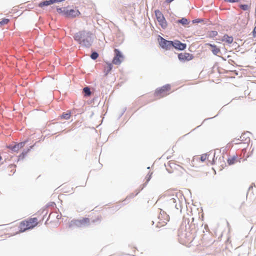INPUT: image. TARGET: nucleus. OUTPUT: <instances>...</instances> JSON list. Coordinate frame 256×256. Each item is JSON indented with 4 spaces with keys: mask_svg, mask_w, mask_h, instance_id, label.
I'll use <instances>...</instances> for the list:
<instances>
[{
    "mask_svg": "<svg viewBox=\"0 0 256 256\" xmlns=\"http://www.w3.org/2000/svg\"><path fill=\"white\" fill-rule=\"evenodd\" d=\"M253 34H254V36H256V26L254 27V29Z\"/></svg>",
    "mask_w": 256,
    "mask_h": 256,
    "instance_id": "obj_30",
    "label": "nucleus"
},
{
    "mask_svg": "<svg viewBox=\"0 0 256 256\" xmlns=\"http://www.w3.org/2000/svg\"><path fill=\"white\" fill-rule=\"evenodd\" d=\"M112 65L110 63L107 62L104 68V72L106 75H107L112 70Z\"/></svg>",
    "mask_w": 256,
    "mask_h": 256,
    "instance_id": "obj_17",
    "label": "nucleus"
},
{
    "mask_svg": "<svg viewBox=\"0 0 256 256\" xmlns=\"http://www.w3.org/2000/svg\"><path fill=\"white\" fill-rule=\"evenodd\" d=\"M67 8L66 7L57 8L56 10L62 16H65V12H66Z\"/></svg>",
    "mask_w": 256,
    "mask_h": 256,
    "instance_id": "obj_23",
    "label": "nucleus"
},
{
    "mask_svg": "<svg viewBox=\"0 0 256 256\" xmlns=\"http://www.w3.org/2000/svg\"><path fill=\"white\" fill-rule=\"evenodd\" d=\"M180 238L182 242L186 246H188L194 240V236L192 233L188 232L186 233L184 236L181 237Z\"/></svg>",
    "mask_w": 256,
    "mask_h": 256,
    "instance_id": "obj_8",
    "label": "nucleus"
},
{
    "mask_svg": "<svg viewBox=\"0 0 256 256\" xmlns=\"http://www.w3.org/2000/svg\"><path fill=\"white\" fill-rule=\"evenodd\" d=\"M170 169L168 168V170L170 173L178 172V171H180L183 169L182 167L178 164H177L174 161H170L168 164Z\"/></svg>",
    "mask_w": 256,
    "mask_h": 256,
    "instance_id": "obj_11",
    "label": "nucleus"
},
{
    "mask_svg": "<svg viewBox=\"0 0 256 256\" xmlns=\"http://www.w3.org/2000/svg\"><path fill=\"white\" fill-rule=\"evenodd\" d=\"M80 14V12L78 9H70L67 8L66 12H65L64 16L68 18H74Z\"/></svg>",
    "mask_w": 256,
    "mask_h": 256,
    "instance_id": "obj_12",
    "label": "nucleus"
},
{
    "mask_svg": "<svg viewBox=\"0 0 256 256\" xmlns=\"http://www.w3.org/2000/svg\"><path fill=\"white\" fill-rule=\"evenodd\" d=\"M225 2H238L240 0H224Z\"/></svg>",
    "mask_w": 256,
    "mask_h": 256,
    "instance_id": "obj_29",
    "label": "nucleus"
},
{
    "mask_svg": "<svg viewBox=\"0 0 256 256\" xmlns=\"http://www.w3.org/2000/svg\"><path fill=\"white\" fill-rule=\"evenodd\" d=\"M227 161L229 165L234 164L237 162V156H234L232 157L229 158Z\"/></svg>",
    "mask_w": 256,
    "mask_h": 256,
    "instance_id": "obj_20",
    "label": "nucleus"
},
{
    "mask_svg": "<svg viewBox=\"0 0 256 256\" xmlns=\"http://www.w3.org/2000/svg\"><path fill=\"white\" fill-rule=\"evenodd\" d=\"M240 7L244 10H248L249 8L247 4H241L240 6Z\"/></svg>",
    "mask_w": 256,
    "mask_h": 256,
    "instance_id": "obj_28",
    "label": "nucleus"
},
{
    "mask_svg": "<svg viewBox=\"0 0 256 256\" xmlns=\"http://www.w3.org/2000/svg\"><path fill=\"white\" fill-rule=\"evenodd\" d=\"M178 162L184 166H187L190 164V159L188 158H184L182 156H180L178 158Z\"/></svg>",
    "mask_w": 256,
    "mask_h": 256,
    "instance_id": "obj_15",
    "label": "nucleus"
},
{
    "mask_svg": "<svg viewBox=\"0 0 256 256\" xmlns=\"http://www.w3.org/2000/svg\"><path fill=\"white\" fill-rule=\"evenodd\" d=\"M172 46L178 50H184L186 48V44L182 43L178 40L172 41Z\"/></svg>",
    "mask_w": 256,
    "mask_h": 256,
    "instance_id": "obj_13",
    "label": "nucleus"
},
{
    "mask_svg": "<svg viewBox=\"0 0 256 256\" xmlns=\"http://www.w3.org/2000/svg\"><path fill=\"white\" fill-rule=\"evenodd\" d=\"M26 142L18 143V144H15L14 146H12L11 149L14 152H18L20 149L22 148L24 146Z\"/></svg>",
    "mask_w": 256,
    "mask_h": 256,
    "instance_id": "obj_16",
    "label": "nucleus"
},
{
    "mask_svg": "<svg viewBox=\"0 0 256 256\" xmlns=\"http://www.w3.org/2000/svg\"><path fill=\"white\" fill-rule=\"evenodd\" d=\"M222 40L230 44H232L233 42V38L232 36H230L228 35H224L222 37Z\"/></svg>",
    "mask_w": 256,
    "mask_h": 256,
    "instance_id": "obj_18",
    "label": "nucleus"
},
{
    "mask_svg": "<svg viewBox=\"0 0 256 256\" xmlns=\"http://www.w3.org/2000/svg\"><path fill=\"white\" fill-rule=\"evenodd\" d=\"M206 45L210 48V50L214 54L217 55L218 54L220 53V48L218 47L216 45L208 43L206 44Z\"/></svg>",
    "mask_w": 256,
    "mask_h": 256,
    "instance_id": "obj_14",
    "label": "nucleus"
},
{
    "mask_svg": "<svg viewBox=\"0 0 256 256\" xmlns=\"http://www.w3.org/2000/svg\"><path fill=\"white\" fill-rule=\"evenodd\" d=\"M71 116V113L70 112H64L60 116L61 118L68 120L70 118Z\"/></svg>",
    "mask_w": 256,
    "mask_h": 256,
    "instance_id": "obj_22",
    "label": "nucleus"
},
{
    "mask_svg": "<svg viewBox=\"0 0 256 256\" xmlns=\"http://www.w3.org/2000/svg\"><path fill=\"white\" fill-rule=\"evenodd\" d=\"M90 220L87 218H84L80 220H72L69 224L70 228L82 227L89 225Z\"/></svg>",
    "mask_w": 256,
    "mask_h": 256,
    "instance_id": "obj_3",
    "label": "nucleus"
},
{
    "mask_svg": "<svg viewBox=\"0 0 256 256\" xmlns=\"http://www.w3.org/2000/svg\"><path fill=\"white\" fill-rule=\"evenodd\" d=\"M37 218H28L21 221L18 226V230L14 232L13 234H17L24 232L28 230L33 229L40 222Z\"/></svg>",
    "mask_w": 256,
    "mask_h": 256,
    "instance_id": "obj_1",
    "label": "nucleus"
},
{
    "mask_svg": "<svg viewBox=\"0 0 256 256\" xmlns=\"http://www.w3.org/2000/svg\"><path fill=\"white\" fill-rule=\"evenodd\" d=\"M177 22L181 24L183 26H186L190 22L186 18H182V19L177 20Z\"/></svg>",
    "mask_w": 256,
    "mask_h": 256,
    "instance_id": "obj_21",
    "label": "nucleus"
},
{
    "mask_svg": "<svg viewBox=\"0 0 256 256\" xmlns=\"http://www.w3.org/2000/svg\"><path fill=\"white\" fill-rule=\"evenodd\" d=\"M114 57L112 62L116 65H120L122 62L124 56L120 52L118 49H114Z\"/></svg>",
    "mask_w": 256,
    "mask_h": 256,
    "instance_id": "obj_7",
    "label": "nucleus"
},
{
    "mask_svg": "<svg viewBox=\"0 0 256 256\" xmlns=\"http://www.w3.org/2000/svg\"><path fill=\"white\" fill-rule=\"evenodd\" d=\"M168 216L166 214H160L156 221V226L161 228L164 226L168 221Z\"/></svg>",
    "mask_w": 256,
    "mask_h": 256,
    "instance_id": "obj_6",
    "label": "nucleus"
},
{
    "mask_svg": "<svg viewBox=\"0 0 256 256\" xmlns=\"http://www.w3.org/2000/svg\"><path fill=\"white\" fill-rule=\"evenodd\" d=\"M50 216H51V214L49 215V218H50Z\"/></svg>",
    "mask_w": 256,
    "mask_h": 256,
    "instance_id": "obj_32",
    "label": "nucleus"
},
{
    "mask_svg": "<svg viewBox=\"0 0 256 256\" xmlns=\"http://www.w3.org/2000/svg\"><path fill=\"white\" fill-rule=\"evenodd\" d=\"M91 36L92 34L90 32L82 30L75 34L74 39L80 44L86 47H89L91 46L92 42Z\"/></svg>",
    "mask_w": 256,
    "mask_h": 256,
    "instance_id": "obj_2",
    "label": "nucleus"
},
{
    "mask_svg": "<svg viewBox=\"0 0 256 256\" xmlns=\"http://www.w3.org/2000/svg\"><path fill=\"white\" fill-rule=\"evenodd\" d=\"M10 22V20L8 18H3L0 22V26H1L2 25L6 24H8Z\"/></svg>",
    "mask_w": 256,
    "mask_h": 256,
    "instance_id": "obj_26",
    "label": "nucleus"
},
{
    "mask_svg": "<svg viewBox=\"0 0 256 256\" xmlns=\"http://www.w3.org/2000/svg\"><path fill=\"white\" fill-rule=\"evenodd\" d=\"M178 57V60L182 62L190 61L194 58L192 54L186 52L180 53Z\"/></svg>",
    "mask_w": 256,
    "mask_h": 256,
    "instance_id": "obj_9",
    "label": "nucleus"
},
{
    "mask_svg": "<svg viewBox=\"0 0 256 256\" xmlns=\"http://www.w3.org/2000/svg\"><path fill=\"white\" fill-rule=\"evenodd\" d=\"M98 56V54L96 52H93L90 55V58L93 60L96 59Z\"/></svg>",
    "mask_w": 256,
    "mask_h": 256,
    "instance_id": "obj_27",
    "label": "nucleus"
},
{
    "mask_svg": "<svg viewBox=\"0 0 256 256\" xmlns=\"http://www.w3.org/2000/svg\"><path fill=\"white\" fill-rule=\"evenodd\" d=\"M83 90L85 96H90L91 94V92L88 87L84 88Z\"/></svg>",
    "mask_w": 256,
    "mask_h": 256,
    "instance_id": "obj_25",
    "label": "nucleus"
},
{
    "mask_svg": "<svg viewBox=\"0 0 256 256\" xmlns=\"http://www.w3.org/2000/svg\"><path fill=\"white\" fill-rule=\"evenodd\" d=\"M172 41L167 40L163 38L160 36L159 39V44L160 46L166 50H170L172 47Z\"/></svg>",
    "mask_w": 256,
    "mask_h": 256,
    "instance_id": "obj_10",
    "label": "nucleus"
},
{
    "mask_svg": "<svg viewBox=\"0 0 256 256\" xmlns=\"http://www.w3.org/2000/svg\"><path fill=\"white\" fill-rule=\"evenodd\" d=\"M155 15L159 24L162 28H166L167 26V22L162 12L159 10H156Z\"/></svg>",
    "mask_w": 256,
    "mask_h": 256,
    "instance_id": "obj_5",
    "label": "nucleus"
},
{
    "mask_svg": "<svg viewBox=\"0 0 256 256\" xmlns=\"http://www.w3.org/2000/svg\"><path fill=\"white\" fill-rule=\"evenodd\" d=\"M172 201H173V202H176V200L175 198H172Z\"/></svg>",
    "mask_w": 256,
    "mask_h": 256,
    "instance_id": "obj_31",
    "label": "nucleus"
},
{
    "mask_svg": "<svg viewBox=\"0 0 256 256\" xmlns=\"http://www.w3.org/2000/svg\"><path fill=\"white\" fill-rule=\"evenodd\" d=\"M210 156V154H202L200 156V159L201 160V162H204L206 160L208 159L209 158V157Z\"/></svg>",
    "mask_w": 256,
    "mask_h": 256,
    "instance_id": "obj_24",
    "label": "nucleus"
},
{
    "mask_svg": "<svg viewBox=\"0 0 256 256\" xmlns=\"http://www.w3.org/2000/svg\"><path fill=\"white\" fill-rule=\"evenodd\" d=\"M54 3V0H46L44 2L40 3L38 4V6L40 8H42L44 6H49Z\"/></svg>",
    "mask_w": 256,
    "mask_h": 256,
    "instance_id": "obj_19",
    "label": "nucleus"
},
{
    "mask_svg": "<svg viewBox=\"0 0 256 256\" xmlns=\"http://www.w3.org/2000/svg\"><path fill=\"white\" fill-rule=\"evenodd\" d=\"M170 90V86L166 84L156 90L154 93L155 96L158 98L164 97L169 94Z\"/></svg>",
    "mask_w": 256,
    "mask_h": 256,
    "instance_id": "obj_4",
    "label": "nucleus"
},
{
    "mask_svg": "<svg viewBox=\"0 0 256 256\" xmlns=\"http://www.w3.org/2000/svg\"><path fill=\"white\" fill-rule=\"evenodd\" d=\"M214 160H212V164H214Z\"/></svg>",
    "mask_w": 256,
    "mask_h": 256,
    "instance_id": "obj_33",
    "label": "nucleus"
}]
</instances>
